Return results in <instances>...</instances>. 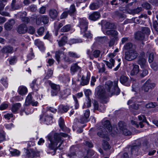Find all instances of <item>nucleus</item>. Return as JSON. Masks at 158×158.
Returning a JSON list of instances; mask_svg holds the SVG:
<instances>
[{
  "mask_svg": "<svg viewBox=\"0 0 158 158\" xmlns=\"http://www.w3.org/2000/svg\"><path fill=\"white\" fill-rule=\"evenodd\" d=\"M73 97L74 101V107L75 109H77L79 107V103H78V100L77 99L76 96L73 95Z\"/></svg>",
  "mask_w": 158,
  "mask_h": 158,
  "instance_id": "46",
  "label": "nucleus"
},
{
  "mask_svg": "<svg viewBox=\"0 0 158 158\" xmlns=\"http://www.w3.org/2000/svg\"><path fill=\"white\" fill-rule=\"evenodd\" d=\"M63 51L60 50H58L56 51L55 55V59L56 61L59 63L60 60V56L62 54Z\"/></svg>",
  "mask_w": 158,
  "mask_h": 158,
  "instance_id": "29",
  "label": "nucleus"
},
{
  "mask_svg": "<svg viewBox=\"0 0 158 158\" xmlns=\"http://www.w3.org/2000/svg\"><path fill=\"white\" fill-rule=\"evenodd\" d=\"M119 39H117L115 37H114V38H112L110 41V42L109 43V46H112L114 45L115 44V42L117 41Z\"/></svg>",
  "mask_w": 158,
  "mask_h": 158,
  "instance_id": "59",
  "label": "nucleus"
},
{
  "mask_svg": "<svg viewBox=\"0 0 158 158\" xmlns=\"http://www.w3.org/2000/svg\"><path fill=\"white\" fill-rule=\"evenodd\" d=\"M27 89L25 86H19L18 89V92L20 95H24L27 93Z\"/></svg>",
  "mask_w": 158,
  "mask_h": 158,
  "instance_id": "23",
  "label": "nucleus"
},
{
  "mask_svg": "<svg viewBox=\"0 0 158 158\" xmlns=\"http://www.w3.org/2000/svg\"><path fill=\"white\" fill-rule=\"evenodd\" d=\"M70 24H67L60 29V31L63 32H67L70 30Z\"/></svg>",
  "mask_w": 158,
  "mask_h": 158,
  "instance_id": "33",
  "label": "nucleus"
},
{
  "mask_svg": "<svg viewBox=\"0 0 158 158\" xmlns=\"http://www.w3.org/2000/svg\"><path fill=\"white\" fill-rule=\"evenodd\" d=\"M71 94V91L70 89H64L63 92L61 93L60 94V97L61 98H63L64 97L63 95H65V97H67L68 96L70 95Z\"/></svg>",
  "mask_w": 158,
  "mask_h": 158,
  "instance_id": "35",
  "label": "nucleus"
},
{
  "mask_svg": "<svg viewBox=\"0 0 158 158\" xmlns=\"http://www.w3.org/2000/svg\"><path fill=\"white\" fill-rule=\"evenodd\" d=\"M82 42V40L81 39H72L69 41V43L70 44H73L77 43H81Z\"/></svg>",
  "mask_w": 158,
  "mask_h": 158,
  "instance_id": "42",
  "label": "nucleus"
},
{
  "mask_svg": "<svg viewBox=\"0 0 158 158\" xmlns=\"http://www.w3.org/2000/svg\"><path fill=\"white\" fill-rule=\"evenodd\" d=\"M155 87V85L154 83H150L148 80L143 84L142 89L144 92H147L149 89H153Z\"/></svg>",
  "mask_w": 158,
  "mask_h": 158,
  "instance_id": "10",
  "label": "nucleus"
},
{
  "mask_svg": "<svg viewBox=\"0 0 158 158\" xmlns=\"http://www.w3.org/2000/svg\"><path fill=\"white\" fill-rule=\"evenodd\" d=\"M121 90L118 87V83L115 82L113 85V88L112 89V92L109 97H111L114 95L118 96Z\"/></svg>",
  "mask_w": 158,
  "mask_h": 158,
  "instance_id": "9",
  "label": "nucleus"
},
{
  "mask_svg": "<svg viewBox=\"0 0 158 158\" xmlns=\"http://www.w3.org/2000/svg\"><path fill=\"white\" fill-rule=\"evenodd\" d=\"M53 71L51 69H48L46 75L45 76L43 79V81H44L45 80H48L51 78L53 75Z\"/></svg>",
  "mask_w": 158,
  "mask_h": 158,
  "instance_id": "28",
  "label": "nucleus"
},
{
  "mask_svg": "<svg viewBox=\"0 0 158 158\" xmlns=\"http://www.w3.org/2000/svg\"><path fill=\"white\" fill-rule=\"evenodd\" d=\"M141 145V143H140L138 145H135L131 146V149L129 154L131 156H132L134 155L135 156H137L139 154V150Z\"/></svg>",
  "mask_w": 158,
  "mask_h": 158,
  "instance_id": "8",
  "label": "nucleus"
},
{
  "mask_svg": "<svg viewBox=\"0 0 158 158\" xmlns=\"http://www.w3.org/2000/svg\"><path fill=\"white\" fill-rule=\"evenodd\" d=\"M84 94L87 98H90L89 95L91 93V91L89 89H85L84 91Z\"/></svg>",
  "mask_w": 158,
  "mask_h": 158,
  "instance_id": "61",
  "label": "nucleus"
},
{
  "mask_svg": "<svg viewBox=\"0 0 158 158\" xmlns=\"http://www.w3.org/2000/svg\"><path fill=\"white\" fill-rule=\"evenodd\" d=\"M67 37L66 36H62L58 42L59 46L62 47L64 45L67 43Z\"/></svg>",
  "mask_w": 158,
  "mask_h": 158,
  "instance_id": "26",
  "label": "nucleus"
},
{
  "mask_svg": "<svg viewBox=\"0 0 158 158\" xmlns=\"http://www.w3.org/2000/svg\"><path fill=\"white\" fill-rule=\"evenodd\" d=\"M157 105L156 102H150L147 104L146 107L147 108H154Z\"/></svg>",
  "mask_w": 158,
  "mask_h": 158,
  "instance_id": "41",
  "label": "nucleus"
},
{
  "mask_svg": "<svg viewBox=\"0 0 158 158\" xmlns=\"http://www.w3.org/2000/svg\"><path fill=\"white\" fill-rule=\"evenodd\" d=\"M49 15L52 19H54L57 18L58 15L57 11L54 9H52L49 10Z\"/></svg>",
  "mask_w": 158,
  "mask_h": 158,
  "instance_id": "21",
  "label": "nucleus"
},
{
  "mask_svg": "<svg viewBox=\"0 0 158 158\" xmlns=\"http://www.w3.org/2000/svg\"><path fill=\"white\" fill-rule=\"evenodd\" d=\"M9 104V103L8 102H3L0 105V110H3L7 109L8 107Z\"/></svg>",
  "mask_w": 158,
  "mask_h": 158,
  "instance_id": "38",
  "label": "nucleus"
},
{
  "mask_svg": "<svg viewBox=\"0 0 158 158\" xmlns=\"http://www.w3.org/2000/svg\"><path fill=\"white\" fill-rule=\"evenodd\" d=\"M128 79L129 77L127 76L122 75L120 77L119 81L123 85L127 86H130V84L128 83H127Z\"/></svg>",
  "mask_w": 158,
  "mask_h": 158,
  "instance_id": "15",
  "label": "nucleus"
},
{
  "mask_svg": "<svg viewBox=\"0 0 158 158\" xmlns=\"http://www.w3.org/2000/svg\"><path fill=\"white\" fill-rule=\"evenodd\" d=\"M145 37V35L141 31L137 32L135 35V38L137 40H142Z\"/></svg>",
  "mask_w": 158,
  "mask_h": 158,
  "instance_id": "20",
  "label": "nucleus"
},
{
  "mask_svg": "<svg viewBox=\"0 0 158 158\" xmlns=\"http://www.w3.org/2000/svg\"><path fill=\"white\" fill-rule=\"evenodd\" d=\"M76 11V9L75 6L74 4L71 5L70 10H68V11L69 13V15L70 16L73 15Z\"/></svg>",
  "mask_w": 158,
  "mask_h": 158,
  "instance_id": "39",
  "label": "nucleus"
},
{
  "mask_svg": "<svg viewBox=\"0 0 158 158\" xmlns=\"http://www.w3.org/2000/svg\"><path fill=\"white\" fill-rule=\"evenodd\" d=\"M21 106L20 103H16L14 104L12 106L11 110L12 112L15 114L19 113V109Z\"/></svg>",
  "mask_w": 158,
  "mask_h": 158,
  "instance_id": "19",
  "label": "nucleus"
},
{
  "mask_svg": "<svg viewBox=\"0 0 158 158\" xmlns=\"http://www.w3.org/2000/svg\"><path fill=\"white\" fill-rule=\"evenodd\" d=\"M89 120L86 117L82 116L81 117L79 121L81 124H84L89 121Z\"/></svg>",
  "mask_w": 158,
  "mask_h": 158,
  "instance_id": "53",
  "label": "nucleus"
},
{
  "mask_svg": "<svg viewBox=\"0 0 158 158\" xmlns=\"http://www.w3.org/2000/svg\"><path fill=\"white\" fill-rule=\"evenodd\" d=\"M36 81L37 80L36 79H34L30 84V87L34 92H37L39 88L38 87L36 88L35 87Z\"/></svg>",
  "mask_w": 158,
  "mask_h": 158,
  "instance_id": "34",
  "label": "nucleus"
},
{
  "mask_svg": "<svg viewBox=\"0 0 158 158\" xmlns=\"http://www.w3.org/2000/svg\"><path fill=\"white\" fill-rule=\"evenodd\" d=\"M87 102L86 103H84L82 106L83 109H85L87 108H89L91 106V101L90 98H87Z\"/></svg>",
  "mask_w": 158,
  "mask_h": 158,
  "instance_id": "37",
  "label": "nucleus"
},
{
  "mask_svg": "<svg viewBox=\"0 0 158 158\" xmlns=\"http://www.w3.org/2000/svg\"><path fill=\"white\" fill-rule=\"evenodd\" d=\"M121 131L122 134L126 136H129L131 134V132L130 131L125 128Z\"/></svg>",
  "mask_w": 158,
  "mask_h": 158,
  "instance_id": "49",
  "label": "nucleus"
},
{
  "mask_svg": "<svg viewBox=\"0 0 158 158\" xmlns=\"http://www.w3.org/2000/svg\"><path fill=\"white\" fill-rule=\"evenodd\" d=\"M26 158H35L40 156V152L35 151L33 148H24Z\"/></svg>",
  "mask_w": 158,
  "mask_h": 158,
  "instance_id": "4",
  "label": "nucleus"
},
{
  "mask_svg": "<svg viewBox=\"0 0 158 158\" xmlns=\"http://www.w3.org/2000/svg\"><path fill=\"white\" fill-rule=\"evenodd\" d=\"M113 82L110 81L108 80L106 81L105 83V89L107 92L110 93L111 91V89L113 86Z\"/></svg>",
  "mask_w": 158,
  "mask_h": 158,
  "instance_id": "18",
  "label": "nucleus"
},
{
  "mask_svg": "<svg viewBox=\"0 0 158 158\" xmlns=\"http://www.w3.org/2000/svg\"><path fill=\"white\" fill-rule=\"evenodd\" d=\"M88 23V21L86 18H80L79 19V23L77 26L80 28L81 31L85 33L87 30Z\"/></svg>",
  "mask_w": 158,
  "mask_h": 158,
  "instance_id": "7",
  "label": "nucleus"
},
{
  "mask_svg": "<svg viewBox=\"0 0 158 158\" xmlns=\"http://www.w3.org/2000/svg\"><path fill=\"white\" fill-rule=\"evenodd\" d=\"M114 23L108 22L105 21L102 23V29L103 31H106V29H112L114 28Z\"/></svg>",
  "mask_w": 158,
  "mask_h": 158,
  "instance_id": "12",
  "label": "nucleus"
},
{
  "mask_svg": "<svg viewBox=\"0 0 158 158\" xmlns=\"http://www.w3.org/2000/svg\"><path fill=\"white\" fill-rule=\"evenodd\" d=\"M154 59V55L153 52H151L150 53L148 56V61L150 63L153 62Z\"/></svg>",
  "mask_w": 158,
  "mask_h": 158,
  "instance_id": "63",
  "label": "nucleus"
},
{
  "mask_svg": "<svg viewBox=\"0 0 158 158\" xmlns=\"http://www.w3.org/2000/svg\"><path fill=\"white\" fill-rule=\"evenodd\" d=\"M145 59L143 57H140L138 60V63L141 67L145 65Z\"/></svg>",
  "mask_w": 158,
  "mask_h": 158,
  "instance_id": "47",
  "label": "nucleus"
},
{
  "mask_svg": "<svg viewBox=\"0 0 158 158\" xmlns=\"http://www.w3.org/2000/svg\"><path fill=\"white\" fill-rule=\"evenodd\" d=\"M31 52L28 53L27 56V59L29 60L32 59L35 56L34 53L33 52V50L32 48L30 49Z\"/></svg>",
  "mask_w": 158,
  "mask_h": 158,
  "instance_id": "44",
  "label": "nucleus"
},
{
  "mask_svg": "<svg viewBox=\"0 0 158 158\" xmlns=\"http://www.w3.org/2000/svg\"><path fill=\"white\" fill-rule=\"evenodd\" d=\"M99 7V4L97 2H93L89 6L90 9L92 10H96Z\"/></svg>",
  "mask_w": 158,
  "mask_h": 158,
  "instance_id": "32",
  "label": "nucleus"
},
{
  "mask_svg": "<svg viewBox=\"0 0 158 158\" xmlns=\"http://www.w3.org/2000/svg\"><path fill=\"white\" fill-rule=\"evenodd\" d=\"M68 54L69 56L77 58L80 57V56L77 55L76 53L72 52H68Z\"/></svg>",
  "mask_w": 158,
  "mask_h": 158,
  "instance_id": "54",
  "label": "nucleus"
},
{
  "mask_svg": "<svg viewBox=\"0 0 158 158\" xmlns=\"http://www.w3.org/2000/svg\"><path fill=\"white\" fill-rule=\"evenodd\" d=\"M27 27L24 24H21L18 27L17 31L20 34H24L27 31Z\"/></svg>",
  "mask_w": 158,
  "mask_h": 158,
  "instance_id": "17",
  "label": "nucleus"
},
{
  "mask_svg": "<svg viewBox=\"0 0 158 158\" xmlns=\"http://www.w3.org/2000/svg\"><path fill=\"white\" fill-rule=\"evenodd\" d=\"M139 66L138 65H134L133 69L131 72V76L136 75L139 72Z\"/></svg>",
  "mask_w": 158,
  "mask_h": 158,
  "instance_id": "25",
  "label": "nucleus"
},
{
  "mask_svg": "<svg viewBox=\"0 0 158 158\" xmlns=\"http://www.w3.org/2000/svg\"><path fill=\"white\" fill-rule=\"evenodd\" d=\"M27 31L28 33L32 35L35 33V29L33 26H30L27 28Z\"/></svg>",
  "mask_w": 158,
  "mask_h": 158,
  "instance_id": "52",
  "label": "nucleus"
},
{
  "mask_svg": "<svg viewBox=\"0 0 158 158\" xmlns=\"http://www.w3.org/2000/svg\"><path fill=\"white\" fill-rule=\"evenodd\" d=\"M50 87L52 90L60 89V87L59 85H56L53 83L51 85Z\"/></svg>",
  "mask_w": 158,
  "mask_h": 158,
  "instance_id": "60",
  "label": "nucleus"
},
{
  "mask_svg": "<svg viewBox=\"0 0 158 158\" xmlns=\"http://www.w3.org/2000/svg\"><path fill=\"white\" fill-rule=\"evenodd\" d=\"M153 26L155 30L158 32V23L156 20L153 21Z\"/></svg>",
  "mask_w": 158,
  "mask_h": 158,
  "instance_id": "64",
  "label": "nucleus"
},
{
  "mask_svg": "<svg viewBox=\"0 0 158 158\" xmlns=\"http://www.w3.org/2000/svg\"><path fill=\"white\" fill-rule=\"evenodd\" d=\"M0 82L5 88H7L8 85V83L7 77H2L0 80Z\"/></svg>",
  "mask_w": 158,
  "mask_h": 158,
  "instance_id": "30",
  "label": "nucleus"
},
{
  "mask_svg": "<svg viewBox=\"0 0 158 158\" xmlns=\"http://www.w3.org/2000/svg\"><path fill=\"white\" fill-rule=\"evenodd\" d=\"M46 141L48 143V148L50 150H53L51 153L52 155H55L56 150L61 146L64 141L58 133H55L53 135L49 133L46 137Z\"/></svg>",
  "mask_w": 158,
  "mask_h": 158,
  "instance_id": "1",
  "label": "nucleus"
},
{
  "mask_svg": "<svg viewBox=\"0 0 158 158\" xmlns=\"http://www.w3.org/2000/svg\"><path fill=\"white\" fill-rule=\"evenodd\" d=\"M58 109V112L63 114L67 112L69 109V107L67 105L61 104L59 106Z\"/></svg>",
  "mask_w": 158,
  "mask_h": 158,
  "instance_id": "14",
  "label": "nucleus"
},
{
  "mask_svg": "<svg viewBox=\"0 0 158 158\" xmlns=\"http://www.w3.org/2000/svg\"><path fill=\"white\" fill-rule=\"evenodd\" d=\"M13 26L10 23H6L4 25L5 29L7 31H10L12 27Z\"/></svg>",
  "mask_w": 158,
  "mask_h": 158,
  "instance_id": "55",
  "label": "nucleus"
},
{
  "mask_svg": "<svg viewBox=\"0 0 158 158\" xmlns=\"http://www.w3.org/2000/svg\"><path fill=\"white\" fill-rule=\"evenodd\" d=\"M10 153L12 156H19L20 154V152L17 149H14L13 151H10Z\"/></svg>",
  "mask_w": 158,
  "mask_h": 158,
  "instance_id": "48",
  "label": "nucleus"
},
{
  "mask_svg": "<svg viewBox=\"0 0 158 158\" xmlns=\"http://www.w3.org/2000/svg\"><path fill=\"white\" fill-rule=\"evenodd\" d=\"M124 123V122L121 121H119L118 123V127L121 131L125 128V125Z\"/></svg>",
  "mask_w": 158,
  "mask_h": 158,
  "instance_id": "57",
  "label": "nucleus"
},
{
  "mask_svg": "<svg viewBox=\"0 0 158 158\" xmlns=\"http://www.w3.org/2000/svg\"><path fill=\"white\" fill-rule=\"evenodd\" d=\"M95 94L98 98L100 99L103 100L106 98L105 89L102 85L98 86L96 89Z\"/></svg>",
  "mask_w": 158,
  "mask_h": 158,
  "instance_id": "5",
  "label": "nucleus"
},
{
  "mask_svg": "<svg viewBox=\"0 0 158 158\" xmlns=\"http://www.w3.org/2000/svg\"><path fill=\"white\" fill-rule=\"evenodd\" d=\"M103 33L105 34L108 35H111L113 37V38H116L117 39H119L118 36V31L113 29L107 30V31H103Z\"/></svg>",
  "mask_w": 158,
  "mask_h": 158,
  "instance_id": "11",
  "label": "nucleus"
},
{
  "mask_svg": "<svg viewBox=\"0 0 158 158\" xmlns=\"http://www.w3.org/2000/svg\"><path fill=\"white\" fill-rule=\"evenodd\" d=\"M102 124L104 131H107L111 136L114 137L118 133V130L117 125L113 124L112 126L110 120L104 121L102 122Z\"/></svg>",
  "mask_w": 158,
  "mask_h": 158,
  "instance_id": "2",
  "label": "nucleus"
},
{
  "mask_svg": "<svg viewBox=\"0 0 158 158\" xmlns=\"http://www.w3.org/2000/svg\"><path fill=\"white\" fill-rule=\"evenodd\" d=\"M16 58L14 56L10 58L9 60V64L10 65H14L16 63Z\"/></svg>",
  "mask_w": 158,
  "mask_h": 158,
  "instance_id": "56",
  "label": "nucleus"
},
{
  "mask_svg": "<svg viewBox=\"0 0 158 158\" xmlns=\"http://www.w3.org/2000/svg\"><path fill=\"white\" fill-rule=\"evenodd\" d=\"M40 20L44 24H46L49 22V18L47 16L44 15L42 17Z\"/></svg>",
  "mask_w": 158,
  "mask_h": 158,
  "instance_id": "51",
  "label": "nucleus"
},
{
  "mask_svg": "<svg viewBox=\"0 0 158 158\" xmlns=\"http://www.w3.org/2000/svg\"><path fill=\"white\" fill-rule=\"evenodd\" d=\"M102 145L103 149L105 151L110 149L111 148V147L108 142L104 140H103Z\"/></svg>",
  "mask_w": 158,
  "mask_h": 158,
  "instance_id": "31",
  "label": "nucleus"
},
{
  "mask_svg": "<svg viewBox=\"0 0 158 158\" xmlns=\"http://www.w3.org/2000/svg\"><path fill=\"white\" fill-rule=\"evenodd\" d=\"M139 54L135 49L128 50L125 52V59L128 61H131L135 59Z\"/></svg>",
  "mask_w": 158,
  "mask_h": 158,
  "instance_id": "6",
  "label": "nucleus"
},
{
  "mask_svg": "<svg viewBox=\"0 0 158 158\" xmlns=\"http://www.w3.org/2000/svg\"><path fill=\"white\" fill-rule=\"evenodd\" d=\"M142 32L143 33L146 35H149L151 32L150 29L148 27H144L142 29Z\"/></svg>",
  "mask_w": 158,
  "mask_h": 158,
  "instance_id": "50",
  "label": "nucleus"
},
{
  "mask_svg": "<svg viewBox=\"0 0 158 158\" xmlns=\"http://www.w3.org/2000/svg\"><path fill=\"white\" fill-rule=\"evenodd\" d=\"M58 123L60 128L62 130L64 129L65 126L64 121V118L60 117L59 119Z\"/></svg>",
  "mask_w": 158,
  "mask_h": 158,
  "instance_id": "36",
  "label": "nucleus"
},
{
  "mask_svg": "<svg viewBox=\"0 0 158 158\" xmlns=\"http://www.w3.org/2000/svg\"><path fill=\"white\" fill-rule=\"evenodd\" d=\"M109 61L110 62L108 61L105 60V62L107 67L108 68L111 69L114 66L115 61L112 58H110L109 60Z\"/></svg>",
  "mask_w": 158,
  "mask_h": 158,
  "instance_id": "24",
  "label": "nucleus"
},
{
  "mask_svg": "<svg viewBox=\"0 0 158 158\" xmlns=\"http://www.w3.org/2000/svg\"><path fill=\"white\" fill-rule=\"evenodd\" d=\"M133 44L131 42L126 43L123 46V48L124 50H130L133 47Z\"/></svg>",
  "mask_w": 158,
  "mask_h": 158,
  "instance_id": "40",
  "label": "nucleus"
},
{
  "mask_svg": "<svg viewBox=\"0 0 158 158\" xmlns=\"http://www.w3.org/2000/svg\"><path fill=\"white\" fill-rule=\"evenodd\" d=\"M81 69V67L78 65L77 63L73 64L70 68V70L73 73H75L78 71L79 70Z\"/></svg>",
  "mask_w": 158,
  "mask_h": 158,
  "instance_id": "27",
  "label": "nucleus"
},
{
  "mask_svg": "<svg viewBox=\"0 0 158 158\" xmlns=\"http://www.w3.org/2000/svg\"><path fill=\"white\" fill-rule=\"evenodd\" d=\"M53 116L48 111L42 113L40 115V120L42 124H45L47 125L51 124L53 123Z\"/></svg>",
  "mask_w": 158,
  "mask_h": 158,
  "instance_id": "3",
  "label": "nucleus"
},
{
  "mask_svg": "<svg viewBox=\"0 0 158 158\" xmlns=\"http://www.w3.org/2000/svg\"><path fill=\"white\" fill-rule=\"evenodd\" d=\"M68 14L69 15V13L68 11V10L63 12L61 14L60 17L61 19H65L66 18Z\"/></svg>",
  "mask_w": 158,
  "mask_h": 158,
  "instance_id": "62",
  "label": "nucleus"
},
{
  "mask_svg": "<svg viewBox=\"0 0 158 158\" xmlns=\"http://www.w3.org/2000/svg\"><path fill=\"white\" fill-rule=\"evenodd\" d=\"M106 38V37L105 36H98L97 37L95 38V41L97 42H103V40L104 38Z\"/></svg>",
  "mask_w": 158,
  "mask_h": 158,
  "instance_id": "58",
  "label": "nucleus"
},
{
  "mask_svg": "<svg viewBox=\"0 0 158 158\" xmlns=\"http://www.w3.org/2000/svg\"><path fill=\"white\" fill-rule=\"evenodd\" d=\"M142 6L143 8L147 10H150L152 8V6L147 2L142 4Z\"/></svg>",
  "mask_w": 158,
  "mask_h": 158,
  "instance_id": "45",
  "label": "nucleus"
},
{
  "mask_svg": "<svg viewBox=\"0 0 158 158\" xmlns=\"http://www.w3.org/2000/svg\"><path fill=\"white\" fill-rule=\"evenodd\" d=\"M97 135L101 138L105 139L107 141H109L110 140V138L107 131L106 132V133L105 134L102 131H99L97 133Z\"/></svg>",
  "mask_w": 158,
  "mask_h": 158,
  "instance_id": "22",
  "label": "nucleus"
},
{
  "mask_svg": "<svg viewBox=\"0 0 158 158\" xmlns=\"http://www.w3.org/2000/svg\"><path fill=\"white\" fill-rule=\"evenodd\" d=\"M13 47L10 45L4 46L1 50L2 52L4 54H9L13 53Z\"/></svg>",
  "mask_w": 158,
  "mask_h": 158,
  "instance_id": "16",
  "label": "nucleus"
},
{
  "mask_svg": "<svg viewBox=\"0 0 158 158\" xmlns=\"http://www.w3.org/2000/svg\"><path fill=\"white\" fill-rule=\"evenodd\" d=\"M100 53L101 51L100 50L97 49L94 50L93 52L92 59H93L94 57L95 58L98 57L100 56Z\"/></svg>",
  "mask_w": 158,
  "mask_h": 158,
  "instance_id": "43",
  "label": "nucleus"
},
{
  "mask_svg": "<svg viewBox=\"0 0 158 158\" xmlns=\"http://www.w3.org/2000/svg\"><path fill=\"white\" fill-rule=\"evenodd\" d=\"M100 17V13L98 11H94L90 14L88 19L93 21L97 20Z\"/></svg>",
  "mask_w": 158,
  "mask_h": 158,
  "instance_id": "13",
  "label": "nucleus"
}]
</instances>
